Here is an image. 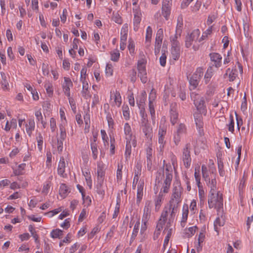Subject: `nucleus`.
<instances>
[{
	"label": "nucleus",
	"instance_id": "obj_1",
	"mask_svg": "<svg viewBox=\"0 0 253 253\" xmlns=\"http://www.w3.org/2000/svg\"><path fill=\"white\" fill-rule=\"evenodd\" d=\"M208 205L210 209H216L218 214L223 211V196L219 192L209 194L208 196Z\"/></svg>",
	"mask_w": 253,
	"mask_h": 253
},
{
	"label": "nucleus",
	"instance_id": "obj_2",
	"mask_svg": "<svg viewBox=\"0 0 253 253\" xmlns=\"http://www.w3.org/2000/svg\"><path fill=\"white\" fill-rule=\"evenodd\" d=\"M183 188L179 182L173 184L172 193L169 201V204H179L181 201V195Z\"/></svg>",
	"mask_w": 253,
	"mask_h": 253
},
{
	"label": "nucleus",
	"instance_id": "obj_3",
	"mask_svg": "<svg viewBox=\"0 0 253 253\" xmlns=\"http://www.w3.org/2000/svg\"><path fill=\"white\" fill-rule=\"evenodd\" d=\"M203 69L198 68L189 79L190 89H195L199 84L201 78L203 75Z\"/></svg>",
	"mask_w": 253,
	"mask_h": 253
},
{
	"label": "nucleus",
	"instance_id": "obj_4",
	"mask_svg": "<svg viewBox=\"0 0 253 253\" xmlns=\"http://www.w3.org/2000/svg\"><path fill=\"white\" fill-rule=\"evenodd\" d=\"M191 98L193 99L194 104L200 113L206 115L207 109L205 105V101L203 97L199 94L192 92L191 94Z\"/></svg>",
	"mask_w": 253,
	"mask_h": 253
},
{
	"label": "nucleus",
	"instance_id": "obj_5",
	"mask_svg": "<svg viewBox=\"0 0 253 253\" xmlns=\"http://www.w3.org/2000/svg\"><path fill=\"white\" fill-rule=\"evenodd\" d=\"M166 177L163 184V190L164 193H168L173 177L172 169L170 165H166Z\"/></svg>",
	"mask_w": 253,
	"mask_h": 253
},
{
	"label": "nucleus",
	"instance_id": "obj_6",
	"mask_svg": "<svg viewBox=\"0 0 253 253\" xmlns=\"http://www.w3.org/2000/svg\"><path fill=\"white\" fill-rule=\"evenodd\" d=\"M138 76L142 83H146L148 81L146 69V63L144 60H139L137 63Z\"/></svg>",
	"mask_w": 253,
	"mask_h": 253
},
{
	"label": "nucleus",
	"instance_id": "obj_7",
	"mask_svg": "<svg viewBox=\"0 0 253 253\" xmlns=\"http://www.w3.org/2000/svg\"><path fill=\"white\" fill-rule=\"evenodd\" d=\"M200 32L199 29L193 30L190 34H188L185 38V45L186 48H189L193 42L198 39Z\"/></svg>",
	"mask_w": 253,
	"mask_h": 253
},
{
	"label": "nucleus",
	"instance_id": "obj_8",
	"mask_svg": "<svg viewBox=\"0 0 253 253\" xmlns=\"http://www.w3.org/2000/svg\"><path fill=\"white\" fill-rule=\"evenodd\" d=\"M156 97V93L154 89H152L149 94V108L153 124L155 123V111L153 102Z\"/></svg>",
	"mask_w": 253,
	"mask_h": 253
},
{
	"label": "nucleus",
	"instance_id": "obj_9",
	"mask_svg": "<svg viewBox=\"0 0 253 253\" xmlns=\"http://www.w3.org/2000/svg\"><path fill=\"white\" fill-rule=\"evenodd\" d=\"M186 127L184 124H179L176 127V131L174 132L173 140L175 145H177L180 141L181 135L185 133Z\"/></svg>",
	"mask_w": 253,
	"mask_h": 253
},
{
	"label": "nucleus",
	"instance_id": "obj_10",
	"mask_svg": "<svg viewBox=\"0 0 253 253\" xmlns=\"http://www.w3.org/2000/svg\"><path fill=\"white\" fill-rule=\"evenodd\" d=\"M190 144H187L183 150L182 160L186 168H189L191 163L190 155Z\"/></svg>",
	"mask_w": 253,
	"mask_h": 253
},
{
	"label": "nucleus",
	"instance_id": "obj_11",
	"mask_svg": "<svg viewBox=\"0 0 253 253\" xmlns=\"http://www.w3.org/2000/svg\"><path fill=\"white\" fill-rule=\"evenodd\" d=\"M167 132V126L165 125H160L158 130V143L160 144L161 150L164 148L166 143L165 136Z\"/></svg>",
	"mask_w": 253,
	"mask_h": 253
},
{
	"label": "nucleus",
	"instance_id": "obj_12",
	"mask_svg": "<svg viewBox=\"0 0 253 253\" xmlns=\"http://www.w3.org/2000/svg\"><path fill=\"white\" fill-rule=\"evenodd\" d=\"M172 0H163L162 3V14L166 18L168 19V17L170 13V7L171 5Z\"/></svg>",
	"mask_w": 253,
	"mask_h": 253
},
{
	"label": "nucleus",
	"instance_id": "obj_13",
	"mask_svg": "<svg viewBox=\"0 0 253 253\" xmlns=\"http://www.w3.org/2000/svg\"><path fill=\"white\" fill-rule=\"evenodd\" d=\"M73 83L69 78L64 77V82L62 84L63 90L65 94L68 96H70V87L73 86Z\"/></svg>",
	"mask_w": 253,
	"mask_h": 253
},
{
	"label": "nucleus",
	"instance_id": "obj_14",
	"mask_svg": "<svg viewBox=\"0 0 253 253\" xmlns=\"http://www.w3.org/2000/svg\"><path fill=\"white\" fill-rule=\"evenodd\" d=\"M195 121L197 128L199 129V131L200 135L204 134V123L203 121V117L202 114L197 113L194 114Z\"/></svg>",
	"mask_w": 253,
	"mask_h": 253
},
{
	"label": "nucleus",
	"instance_id": "obj_15",
	"mask_svg": "<svg viewBox=\"0 0 253 253\" xmlns=\"http://www.w3.org/2000/svg\"><path fill=\"white\" fill-rule=\"evenodd\" d=\"M140 128L147 138H152L153 136L152 128L149 123L140 124Z\"/></svg>",
	"mask_w": 253,
	"mask_h": 253
},
{
	"label": "nucleus",
	"instance_id": "obj_16",
	"mask_svg": "<svg viewBox=\"0 0 253 253\" xmlns=\"http://www.w3.org/2000/svg\"><path fill=\"white\" fill-rule=\"evenodd\" d=\"M133 12L134 13L133 19V29L135 31H137L138 30L139 25L141 20V14L140 11L137 9H134L133 8Z\"/></svg>",
	"mask_w": 253,
	"mask_h": 253
},
{
	"label": "nucleus",
	"instance_id": "obj_17",
	"mask_svg": "<svg viewBox=\"0 0 253 253\" xmlns=\"http://www.w3.org/2000/svg\"><path fill=\"white\" fill-rule=\"evenodd\" d=\"M210 57L211 60L213 62V66L216 68L221 66L222 57L219 54L215 52L211 53L210 54Z\"/></svg>",
	"mask_w": 253,
	"mask_h": 253
},
{
	"label": "nucleus",
	"instance_id": "obj_18",
	"mask_svg": "<svg viewBox=\"0 0 253 253\" xmlns=\"http://www.w3.org/2000/svg\"><path fill=\"white\" fill-rule=\"evenodd\" d=\"M144 183L143 180H140L137 185L136 202L139 203L143 196V189Z\"/></svg>",
	"mask_w": 253,
	"mask_h": 253
},
{
	"label": "nucleus",
	"instance_id": "obj_19",
	"mask_svg": "<svg viewBox=\"0 0 253 253\" xmlns=\"http://www.w3.org/2000/svg\"><path fill=\"white\" fill-rule=\"evenodd\" d=\"M112 93V92L111 91V94ZM113 94H114V101L113 102L112 105L120 107L122 104V98L120 92L116 90L115 91H113ZM111 99H112V94H111Z\"/></svg>",
	"mask_w": 253,
	"mask_h": 253
},
{
	"label": "nucleus",
	"instance_id": "obj_20",
	"mask_svg": "<svg viewBox=\"0 0 253 253\" xmlns=\"http://www.w3.org/2000/svg\"><path fill=\"white\" fill-rule=\"evenodd\" d=\"M151 215V206L150 202L148 201L146 203L145 206L144 208V213L142 216V221L148 222Z\"/></svg>",
	"mask_w": 253,
	"mask_h": 253
},
{
	"label": "nucleus",
	"instance_id": "obj_21",
	"mask_svg": "<svg viewBox=\"0 0 253 253\" xmlns=\"http://www.w3.org/2000/svg\"><path fill=\"white\" fill-rule=\"evenodd\" d=\"M238 71L236 69H230L228 68L226 70L225 74L224 75V78H226L227 77L229 78L230 82L234 81L236 77L237 76Z\"/></svg>",
	"mask_w": 253,
	"mask_h": 253
},
{
	"label": "nucleus",
	"instance_id": "obj_22",
	"mask_svg": "<svg viewBox=\"0 0 253 253\" xmlns=\"http://www.w3.org/2000/svg\"><path fill=\"white\" fill-rule=\"evenodd\" d=\"M175 104L171 105L170 110V119L172 125H174L178 120V113L175 108Z\"/></svg>",
	"mask_w": 253,
	"mask_h": 253
},
{
	"label": "nucleus",
	"instance_id": "obj_23",
	"mask_svg": "<svg viewBox=\"0 0 253 253\" xmlns=\"http://www.w3.org/2000/svg\"><path fill=\"white\" fill-rule=\"evenodd\" d=\"M124 132L126 135V141H132V133L131 131V128L130 125L128 123H126L124 125Z\"/></svg>",
	"mask_w": 253,
	"mask_h": 253
},
{
	"label": "nucleus",
	"instance_id": "obj_24",
	"mask_svg": "<svg viewBox=\"0 0 253 253\" xmlns=\"http://www.w3.org/2000/svg\"><path fill=\"white\" fill-rule=\"evenodd\" d=\"M132 145L133 147L136 146V141L135 139L132 140V141H128V140H127V141H126V147L125 155L126 159L129 157L131 154V148Z\"/></svg>",
	"mask_w": 253,
	"mask_h": 253
},
{
	"label": "nucleus",
	"instance_id": "obj_25",
	"mask_svg": "<svg viewBox=\"0 0 253 253\" xmlns=\"http://www.w3.org/2000/svg\"><path fill=\"white\" fill-rule=\"evenodd\" d=\"M207 186L210 188V193H215L219 192L216 190V181L215 177L212 178L211 180L206 182Z\"/></svg>",
	"mask_w": 253,
	"mask_h": 253
},
{
	"label": "nucleus",
	"instance_id": "obj_26",
	"mask_svg": "<svg viewBox=\"0 0 253 253\" xmlns=\"http://www.w3.org/2000/svg\"><path fill=\"white\" fill-rule=\"evenodd\" d=\"M168 209H165L161 213L160 218L159 219L157 223L158 225H161V226L163 227V226L165 224L168 219Z\"/></svg>",
	"mask_w": 253,
	"mask_h": 253
},
{
	"label": "nucleus",
	"instance_id": "obj_27",
	"mask_svg": "<svg viewBox=\"0 0 253 253\" xmlns=\"http://www.w3.org/2000/svg\"><path fill=\"white\" fill-rule=\"evenodd\" d=\"M65 168V162L64 158L63 157H62L60 158V161L58 164V173L63 177H64L65 176V175H64Z\"/></svg>",
	"mask_w": 253,
	"mask_h": 253
},
{
	"label": "nucleus",
	"instance_id": "obj_28",
	"mask_svg": "<svg viewBox=\"0 0 253 253\" xmlns=\"http://www.w3.org/2000/svg\"><path fill=\"white\" fill-rule=\"evenodd\" d=\"M163 192L164 193L162 187L159 195L155 199V209L156 210H158L160 209L162 205V201L164 200L163 195L162 194Z\"/></svg>",
	"mask_w": 253,
	"mask_h": 253
},
{
	"label": "nucleus",
	"instance_id": "obj_29",
	"mask_svg": "<svg viewBox=\"0 0 253 253\" xmlns=\"http://www.w3.org/2000/svg\"><path fill=\"white\" fill-rule=\"evenodd\" d=\"M103 180H97L96 185V192L99 195H101L102 197H103L105 195V190L103 187Z\"/></svg>",
	"mask_w": 253,
	"mask_h": 253
},
{
	"label": "nucleus",
	"instance_id": "obj_30",
	"mask_svg": "<svg viewBox=\"0 0 253 253\" xmlns=\"http://www.w3.org/2000/svg\"><path fill=\"white\" fill-rule=\"evenodd\" d=\"M128 25L125 24L123 25L121 32V42H126L127 37Z\"/></svg>",
	"mask_w": 253,
	"mask_h": 253
},
{
	"label": "nucleus",
	"instance_id": "obj_31",
	"mask_svg": "<svg viewBox=\"0 0 253 253\" xmlns=\"http://www.w3.org/2000/svg\"><path fill=\"white\" fill-rule=\"evenodd\" d=\"M214 72V71L212 67L210 66L208 68L204 76V81L206 84H208L210 82L213 75Z\"/></svg>",
	"mask_w": 253,
	"mask_h": 253
},
{
	"label": "nucleus",
	"instance_id": "obj_32",
	"mask_svg": "<svg viewBox=\"0 0 253 253\" xmlns=\"http://www.w3.org/2000/svg\"><path fill=\"white\" fill-rule=\"evenodd\" d=\"M142 165L140 162H138L134 168V180L138 182L139 176L141 173Z\"/></svg>",
	"mask_w": 253,
	"mask_h": 253
},
{
	"label": "nucleus",
	"instance_id": "obj_33",
	"mask_svg": "<svg viewBox=\"0 0 253 253\" xmlns=\"http://www.w3.org/2000/svg\"><path fill=\"white\" fill-rule=\"evenodd\" d=\"M0 75L1 77V84L2 88L3 90H7L8 89L9 86V82L8 78H7L5 73H4L3 72H1Z\"/></svg>",
	"mask_w": 253,
	"mask_h": 253
},
{
	"label": "nucleus",
	"instance_id": "obj_34",
	"mask_svg": "<svg viewBox=\"0 0 253 253\" xmlns=\"http://www.w3.org/2000/svg\"><path fill=\"white\" fill-rule=\"evenodd\" d=\"M35 121L33 119L29 120L28 123L26 125V130L29 136H31L32 131L35 128Z\"/></svg>",
	"mask_w": 253,
	"mask_h": 253
},
{
	"label": "nucleus",
	"instance_id": "obj_35",
	"mask_svg": "<svg viewBox=\"0 0 253 253\" xmlns=\"http://www.w3.org/2000/svg\"><path fill=\"white\" fill-rule=\"evenodd\" d=\"M197 229V227L196 226L186 228L184 230V237L186 238H190L192 237L196 232V230Z\"/></svg>",
	"mask_w": 253,
	"mask_h": 253
},
{
	"label": "nucleus",
	"instance_id": "obj_36",
	"mask_svg": "<svg viewBox=\"0 0 253 253\" xmlns=\"http://www.w3.org/2000/svg\"><path fill=\"white\" fill-rule=\"evenodd\" d=\"M224 222V219L222 217V215H221V217H218L216 218L214 222V229L217 232H218L217 226L220 227L223 226Z\"/></svg>",
	"mask_w": 253,
	"mask_h": 253
},
{
	"label": "nucleus",
	"instance_id": "obj_37",
	"mask_svg": "<svg viewBox=\"0 0 253 253\" xmlns=\"http://www.w3.org/2000/svg\"><path fill=\"white\" fill-rule=\"evenodd\" d=\"M103 165L98 164L97 165V180H103L105 176V172L103 170Z\"/></svg>",
	"mask_w": 253,
	"mask_h": 253
},
{
	"label": "nucleus",
	"instance_id": "obj_38",
	"mask_svg": "<svg viewBox=\"0 0 253 253\" xmlns=\"http://www.w3.org/2000/svg\"><path fill=\"white\" fill-rule=\"evenodd\" d=\"M171 56L174 60H177L180 56V48H171Z\"/></svg>",
	"mask_w": 253,
	"mask_h": 253
},
{
	"label": "nucleus",
	"instance_id": "obj_39",
	"mask_svg": "<svg viewBox=\"0 0 253 253\" xmlns=\"http://www.w3.org/2000/svg\"><path fill=\"white\" fill-rule=\"evenodd\" d=\"M202 172L203 178L205 180L206 182L209 180H211L209 175V172L207 167L205 165H202Z\"/></svg>",
	"mask_w": 253,
	"mask_h": 253
},
{
	"label": "nucleus",
	"instance_id": "obj_40",
	"mask_svg": "<svg viewBox=\"0 0 253 253\" xmlns=\"http://www.w3.org/2000/svg\"><path fill=\"white\" fill-rule=\"evenodd\" d=\"M171 48H180V43L177 41L176 34L173 37L171 38Z\"/></svg>",
	"mask_w": 253,
	"mask_h": 253
},
{
	"label": "nucleus",
	"instance_id": "obj_41",
	"mask_svg": "<svg viewBox=\"0 0 253 253\" xmlns=\"http://www.w3.org/2000/svg\"><path fill=\"white\" fill-rule=\"evenodd\" d=\"M178 204H169V208L168 209L169 211H171L170 213V218L169 219V221H171V219L173 218V217L175 216V212L176 211V209L178 207Z\"/></svg>",
	"mask_w": 253,
	"mask_h": 253
},
{
	"label": "nucleus",
	"instance_id": "obj_42",
	"mask_svg": "<svg viewBox=\"0 0 253 253\" xmlns=\"http://www.w3.org/2000/svg\"><path fill=\"white\" fill-rule=\"evenodd\" d=\"M217 164L219 173L221 176L223 177L225 175V171L224 170L223 163L221 159H218Z\"/></svg>",
	"mask_w": 253,
	"mask_h": 253
},
{
	"label": "nucleus",
	"instance_id": "obj_43",
	"mask_svg": "<svg viewBox=\"0 0 253 253\" xmlns=\"http://www.w3.org/2000/svg\"><path fill=\"white\" fill-rule=\"evenodd\" d=\"M111 59L113 61H118L120 56V54L118 49H116L111 52Z\"/></svg>",
	"mask_w": 253,
	"mask_h": 253
},
{
	"label": "nucleus",
	"instance_id": "obj_44",
	"mask_svg": "<svg viewBox=\"0 0 253 253\" xmlns=\"http://www.w3.org/2000/svg\"><path fill=\"white\" fill-rule=\"evenodd\" d=\"M163 39V30L162 29H159L157 32L155 42L162 43Z\"/></svg>",
	"mask_w": 253,
	"mask_h": 253
},
{
	"label": "nucleus",
	"instance_id": "obj_45",
	"mask_svg": "<svg viewBox=\"0 0 253 253\" xmlns=\"http://www.w3.org/2000/svg\"><path fill=\"white\" fill-rule=\"evenodd\" d=\"M91 149L92 151L93 158L94 160H96L97 158L98 155L97 145L96 143H91Z\"/></svg>",
	"mask_w": 253,
	"mask_h": 253
},
{
	"label": "nucleus",
	"instance_id": "obj_46",
	"mask_svg": "<svg viewBox=\"0 0 253 253\" xmlns=\"http://www.w3.org/2000/svg\"><path fill=\"white\" fill-rule=\"evenodd\" d=\"M62 235L63 231L59 229L53 230L50 233V236L52 238H60Z\"/></svg>",
	"mask_w": 253,
	"mask_h": 253
},
{
	"label": "nucleus",
	"instance_id": "obj_47",
	"mask_svg": "<svg viewBox=\"0 0 253 253\" xmlns=\"http://www.w3.org/2000/svg\"><path fill=\"white\" fill-rule=\"evenodd\" d=\"M140 114L141 116V124H148V120L147 119V115L145 112L144 109H141L140 111Z\"/></svg>",
	"mask_w": 253,
	"mask_h": 253
},
{
	"label": "nucleus",
	"instance_id": "obj_48",
	"mask_svg": "<svg viewBox=\"0 0 253 253\" xmlns=\"http://www.w3.org/2000/svg\"><path fill=\"white\" fill-rule=\"evenodd\" d=\"M122 110H123V114L124 118L126 120H128L129 119L130 116H129V110L128 106L127 105H123L122 106Z\"/></svg>",
	"mask_w": 253,
	"mask_h": 253
},
{
	"label": "nucleus",
	"instance_id": "obj_49",
	"mask_svg": "<svg viewBox=\"0 0 253 253\" xmlns=\"http://www.w3.org/2000/svg\"><path fill=\"white\" fill-rule=\"evenodd\" d=\"M59 129L60 131V137L59 138H57V139L63 141L65 139L66 137V132L65 128L62 125H61L59 126Z\"/></svg>",
	"mask_w": 253,
	"mask_h": 253
},
{
	"label": "nucleus",
	"instance_id": "obj_50",
	"mask_svg": "<svg viewBox=\"0 0 253 253\" xmlns=\"http://www.w3.org/2000/svg\"><path fill=\"white\" fill-rule=\"evenodd\" d=\"M29 230L33 237L35 239L36 243L39 242V236L37 234L36 231L32 225H30L29 226Z\"/></svg>",
	"mask_w": 253,
	"mask_h": 253
},
{
	"label": "nucleus",
	"instance_id": "obj_51",
	"mask_svg": "<svg viewBox=\"0 0 253 253\" xmlns=\"http://www.w3.org/2000/svg\"><path fill=\"white\" fill-rule=\"evenodd\" d=\"M68 192V189L67 186L65 184H62L60 185V189H59L60 195L61 196L65 197Z\"/></svg>",
	"mask_w": 253,
	"mask_h": 253
},
{
	"label": "nucleus",
	"instance_id": "obj_52",
	"mask_svg": "<svg viewBox=\"0 0 253 253\" xmlns=\"http://www.w3.org/2000/svg\"><path fill=\"white\" fill-rule=\"evenodd\" d=\"M165 177V172L164 169H163L161 170L158 171L157 172L156 176V182H158L159 184L163 178Z\"/></svg>",
	"mask_w": 253,
	"mask_h": 253
},
{
	"label": "nucleus",
	"instance_id": "obj_53",
	"mask_svg": "<svg viewBox=\"0 0 253 253\" xmlns=\"http://www.w3.org/2000/svg\"><path fill=\"white\" fill-rule=\"evenodd\" d=\"M194 176L196 182L197 183L198 187H200V167L198 166L195 169Z\"/></svg>",
	"mask_w": 253,
	"mask_h": 253
},
{
	"label": "nucleus",
	"instance_id": "obj_54",
	"mask_svg": "<svg viewBox=\"0 0 253 253\" xmlns=\"http://www.w3.org/2000/svg\"><path fill=\"white\" fill-rule=\"evenodd\" d=\"M228 126V130L231 132L234 131V121L232 115H230L229 117V123Z\"/></svg>",
	"mask_w": 253,
	"mask_h": 253
},
{
	"label": "nucleus",
	"instance_id": "obj_55",
	"mask_svg": "<svg viewBox=\"0 0 253 253\" xmlns=\"http://www.w3.org/2000/svg\"><path fill=\"white\" fill-rule=\"evenodd\" d=\"M153 151L151 146H149L146 149L147 161H152Z\"/></svg>",
	"mask_w": 253,
	"mask_h": 253
},
{
	"label": "nucleus",
	"instance_id": "obj_56",
	"mask_svg": "<svg viewBox=\"0 0 253 253\" xmlns=\"http://www.w3.org/2000/svg\"><path fill=\"white\" fill-rule=\"evenodd\" d=\"M139 225H140V222L139 221H137L135 223L134 226V228H133L132 236H131L132 239V238L134 239L136 237L137 233L138 232Z\"/></svg>",
	"mask_w": 253,
	"mask_h": 253
},
{
	"label": "nucleus",
	"instance_id": "obj_57",
	"mask_svg": "<svg viewBox=\"0 0 253 253\" xmlns=\"http://www.w3.org/2000/svg\"><path fill=\"white\" fill-rule=\"evenodd\" d=\"M152 29L150 26H148L146 30V41L147 42H149L151 41V39L152 37Z\"/></svg>",
	"mask_w": 253,
	"mask_h": 253
},
{
	"label": "nucleus",
	"instance_id": "obj_58",
	"mask_svg": "<svg viewBox=\"0 0 253 253\" xmlns=\"http://www.w3.org/2000/svg\"><path fill=\"white\" fill-rule=\"evenodd\" d=\"M162 226L161 225L157 224L156 230L154 233L153 238L154 240H156L159 236L161 233V230L163 229Z\"/></svg>",
	"mask_w": 253,
	"mask_h": 253
},
{
	"label": "nucleus",
	"instance_id": "obj_59",
	"mask_svg": "<svg viewBox=\"0 0 253 253\" xmlns=\"http://www.w3.org/2000/svg\"><path fill=\"white\" fill-rule=\"evenodd\" d=\"M146 98L144 97H140L139 100H137V104L140 110L144 109V106Z\"/></svg>",
	"mask_w": 253,
	"mask_h": 253
},
{
	"label": "nucleus",
	"instance_id": "obj_60",
	"mask_svg": "<svg viewBox=\"0 0 253 253\" xmlns=\"http://www.w3.org/2000/svg\"><path fill=\"white\" fill-rule=\"evenodd\" d=\"M84 175L85 177V181L86 182L87 185L89 187V189H91L92 188V180L91 178V176L89 173H88L87 172H85V174H84Z\"/></svg>",
	"mask_w": 253,
	"mask_h": 253
},
{
	"label": "nucleus",
	"instance_id": "obj_61",
	"mask_svg": "<svg viewBox=\"0 0 253 253\" xmlns=\"http://www.w3.org/2000/svg\"><path fill=\"white\" fill-rule=\"evenodd\" d=\"M106 74L108 76H111L113 75V67L111 64H107L106 67Z\"/></svg>",
	"mask_w": 253,
	"mask_h": 253
},
{
	"label": "nucleus",
	"instance_id": "obj_62",
	"mask_svg": "<svg viewBox=\"0 0 253 253\" xmlns=\"http://www.w3.org/2000/svg\"><path fill=\"white\" fill-rule=\"evenodd\" d=\"M110 153L111 155H113L115 153V140L114 137L110 138Z\"/></svg>",
	"mask_w": 253,
	"mask_h": 253
},
{
	"label": "nucleus",
	"instance_id": "obj_63",
	"mask_svg": "<svg viewBox=\"0 0 253 253\" xmlns=\"http://www.w3.org/2000/svg\"><path fill=\"white\" fill-rule=\"evenodd\" d=\"M167 55L165 52L163 53L160 58V63L161 66L165 67L166 64Z\"/></svg>",
	"mask_w": 253,
	"mask_h": 253
},
{
	"label": "nucleus",
	"instance_id": "obj_64",
	"mask_svg": "<svg viewBox=\"0 0 253 253\" xmlns=\"http://www.w3.org/2000/svg\"><path fill=\"white\" fill-rule=\"evenodd\" d=\"M50 127L52 132H54L56 128V121L53 118L50 119Z\"/></svg>",
	"mask_w": 253,
	"mask_h": 253
}]
</instances>
